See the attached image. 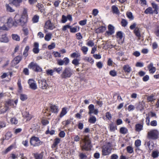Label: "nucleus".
I'll return each mask as SVG.
<instances>
[{
    "label": "nucleus",
    "mask_w": 159,
    "mask_h": 159,
    "mask_svg": "<svg viewBox=\"0 0 159 159\" xmlns=\"http://www.w3.org/2000/svg\"><path fill=\"white\" fill-rule=\"evenodd\" d=\"M120 132L121 134H125L127 133L128 130L125 127H122L120 129Z\"/></svg>",
    "instance_id": "nucleus-33"
},
{
    "label": "nucleus",
    "mask_w": 159,
    "mask_h": 159,
    "mask_svg": "<svg viewBox=\"0 0 159 159\" xmlns=\"http://www.w3.org/2000/svg\"><path fill=\"white\" fill-rule=\"evenodd\" d=\"M39 44L37 42H35L34 44V48L33 49V52L35 53H38L39 51Z\"/></svg>",
    "instance_id": "nucleus-15"
},
{
    "label": "nucleus",
    "mask_w": 159,
    "mask_h": 159,
    "mask_svg": "<svg viewBox=\"0 0 159 159\" xmlns=\"http://www.w3.org/2000/svg\"><path fill=\"white\" fill-rule=\"evenodd\" d=\"M28 67L35 72H41L42 70V68L37 63L34 62H31L30 63Z\"/></svg>",
    "instance_id": "nucleus-6"
},
{
    "label": "nucleus",
    "mask_w": 159,
    "mask_h": 159,
    "mask_svg": "<svg viewBox=\"0 0 159 159\" xmlns=\"http://www.w3.org/2000/svg\"><path fill=\"white\" fill-rule=\"evenodd\" d=\"M12 4L10 3L6 5V7L7 10L10 12H13L15 11L14 9H13L11 7Z\"/></svg>",
    "instance_id": "nucleus-24"
},
{
    "label": "nucleus",
    "mask_w": 159,
    "mask_h": 159,
    "mask_svg": "<svg viewBox=\"0 0 159 159\" xmlns=\"http://www.w3.org/2000/svg\"><path fill=\"white\" fill-rule=\"evenodd\" d=\"M79 157L81 159H85L87 157L86 155L82 153L80 154Z\"/></svg>",
    "instance_id": "nucleus-49"
},
{
    "label": "nucleus",
    "mask_w": 159,
    "mask_h": 159,
    "mask_svg": "<svg viewBox=\"0 0 159 159\" xmlns=\"http://www.w3.org/2000/svg\"><path fill=\"white\" fill-rule=\"evenodd\" d=\"M43 155L42 153L40 154L36 153L34 154V156L36 159H42Z\"/></svg>",
    "instance_id": "nucleus-29"
},
{
    "label": "nucleus",
    "mask_w": 159,
    "mask_h": 159,
    "mask_svg": "<svg viewBox=\"0 0 159 159\" xmlns=\"http://www.w3.org/2000/svg\"><path fill=\"white\" fill-rule=\"evenodd\" d=\"M87 22V20H81L79 22V24L81 25H84L86 24Z\"/></svg>",
    "instance_id": "nucleus-63"
},
{
    "label": "nucleus",
    "mask_w": 159,
    "mask_h": 159,
    "mask_svg": "<svg viewBox=\"0 0 159 159\" xmlns=\"http://www.w3.org/2000/svg\"><path fill=\"white\" fill-rule=\"evenodd\" d=\"M146 14H152L154 13L151 7H149L147 8L144 11Z\"/></svg>",
    "instance_id": "nucleus-32"
},
{
    "label": "nucleus",
    "mask_w": 159,
    "mask_h": 159,
    "mask_svg": "<svg viewBox=\"0 0 159 159\" xmlns=\"http://www.w3.org/2000/svg\"><path fill=\"white\" fill-rule=\"evenodd\" d=\"M110 74L112 76H115L116 75L117 73L115 70H112L110 72Z\"/></svg>",
    "instance_id": "nucleus-59"
},
{
    "label": "nucleus",
    "mask_w": 159,
    "mask_h": 159,
    "mask_svg": "<svg viewBox=\"0 0 159 159\" xmlns=\"http://www.w3.org/2000/svg\"><path fill=\"white\" fill-rule=\"evenodd\" d=\"M111 149L108 146H105L102 148V155L106 156L109 155L111 152Z\"/></svg>",
    "instance_id": "nucleus-12"
},
{
    "label": "nucleus",
    "mask_w": 159,
    "mask_h": 159,
    "mask_svg": "<svg viewBox=\"0 0 159 159\" xmlns=\"http://www.w3.org/2000/svg\"><path fill=\"white\" fill-rule=\"evenodd\" d=\"M51 111L53 112L57 113L58 111L57 107V106L51 105L50 106Z\"/></svg>",
    "instance_id": "nucleus-23"
},
{
    "label": "nucleus",
    "mask_w": 159,
    "mask_h": 159,
    "mask_svg": "<svg viewBox=\"0 0 159 159\" xmlns=\"http://www.w3.org/2000/svg\"><path fill=\"white\" fill-rule=\"evenodd\" d=\"M126 150L127 152L129 153H132L134 152L133 148L130 146H128L126 147Z\"/></svg>",
    "instance_id": "nucleus-40"
},
{
    "label": "nucleus",
    "mask_w": 159,
    "mask_h": 159,
    "mask_svg": "<svg viewBox=\"0 0 159 159\" xmlns=\"http://www.w3.org/2000/svg\"><path fill=\"white\" fill-rule=\"evenodd\" d=\"M12 134L11 132H8L6 134L5 139L8 140L12 137Z\"/></svg>",
    "instance_id": "nucleus-39"
},
{
    "label": "nucleus",
    "mask_w": 159,
    "mask_h": 159,
    "mask_svg": "<svg viewBox=\"0 0 159 159\" xmlns=\"http://www.w3.org/2000/svg\"><path fill=\"white\" fill-rule=\"evenodd\" d=\"M39 83L40 87L43 89H46L48 88V85L47 83L46 80H39Z\"/></svg>",
    "instance_id": "nucleus-11"
},
{
    "label": "nucleus",
    "mask_w": 159,
    "mask_h": 159,
    "mask_svg": "<svg viewBox=\"0 0 159 159\" xmlns=\"http://www.w3.org/2000/svg\"><path fill=\"white\" fill-rule=\"evenodd\" d=\"M62 68L61 67L58 68H55L54 71H56L58 73L60 74L62 70Z\"/></svg>",
    "instance_id": "nucleus-46"
},
{
    "label": "nucleus",
    "mask_w": 159,
    "mask_h": 159,
    "mask_svg": "<svg viewBox=\"0 0 159 159\" xmlns=\"http://www.w3.org/2000/svg\"><path fill=\"white\" fill-rule=\"evenodd\" d=\"M64 63L65 65H67L69 62V60L67 57H65L63 59Z\"/></svg>",
    "instance_id": "nucleus-55"
},
{
    "label": "nucleus",
    "mask_w": 159,
    "mask_h": 159,
    "mask_svg": "<svg viewBox=\"0 0 159 159\" xmlns=\"http://www.w3.org/2000/svg\"><path fill=\"white\" fill-rule=\"evenodd\" d=\"M39 17L36 15H35L32 18V20L34 23H37L39 21Z\"/></svg>",
    "instance_id": "nucleus-42"
},
{
    "label": "nucleus",
    "mask_w": 159,
    "mask_h": 159,
    "mask_svg": "<svg viewBox=\"0 0 159 159\" xmlns=\"http://www.w3.org/2000/svg\"><path fill=\"white\" fill-rule=\"evenodd\" d=\"M98 12V11L97 9H94L92 11V14L95 16L97 15Z\"/></svg>",
    "instance_id": "nucleus-53"
},
{
    "label": "nucleus",
    "mask_w": 159,
    "mask_h": 159,
    "mask_svg": "<svg viewBox=\"0 0 159 159\" xmlns=\"http://www.w3.org/2000/svg\"><path fill=\"white\" fill-rule=\"evenodd\" d=\"M106 29V28L105 26H101L96 29V32L97 33H102L105 31Z\"/></svg>",
    "instance_id": "nucleus-26"
},
{
    "label": "nucleus",
    "mask_w": 159,
    "mask_h": 159,
    "mask_svg": "<svg viewBox=\"0 0 159 159\" xmlns=\"http://www.w3.org/2000/svg\"><path fill=\"white\" fill-rule=\"evenodd\" d=\"M67 108L66 107L63 108L59 116L60 117H62L65 115L67 113Z\"/></svg>",
    "instance_id": "nucleus-25"
},
{
    "label": "nucleus",
    "mask_w": 159,
    "mask_h": 159,
    "mask_svg": "<svg viewBox=\"0 0 159 159\" xmlns=\"http://www.w3.org/2000/svg\"><path fill=\"white\" fill-rule=\"evenodd\" d=\"M28 83L30 88L34 90L37 89V86L34 80L33 79H29Z\"/></svg>",
    "instance_id": "nucleus-14"
},
{
    "label": "nucleus",
    "mask_w": 159,
    "mask_h": 159,
    "mask_svg": "<svg viewBox=\"0 0 159 159\" xmlns=\"http://www.w3.org/2000/svg\"><path fill=\"white\" fill-rule=\"evenodd\" d=\"M152 8L154 9L153 11L154 13L156 14H157L158 13V11L159 9V7L155 3H152Z\"/></svg>",
    "instance_id": "nucleus-20"
},
{
    "label": "nucleus",
    "mask_w": 159,
    "mask_h": 159,
    "mask_svg": "<svg viewBox=\"0 0 159 159\" xmlns=\"http://www.w3.org/2000/svg\"><path fill=\"white\" fill-rule=\"evenodd\" d=\"M81 50L83 52L84 54H86L87 53V52L88 50V47L86 46H82L81 48Z\"/></svg>",
    "instance_id": "nucleus-38"
},
{
    "label": "nucleus",
    "mask_w": 159,
    "mask_h": 159,
    "mask_svg": "<svg viewBox=\"0 0 159 159\" xmlns=\"http://www.w3.org/2000/svg\"><path fill=\"white\" fill-rule=\"evenodd\" d=\"M96 121V117L90 115V117L89 119V122L91 124H94Z\"/></svg>",
    "instance_id": "nucleus-22"
},
{
    "label": "nucleus",
    "mask_w": 159,
    "mask_h": 159,
    "mask_svg": "<svg viewBox=\"0 0 159 159\" xmlns=\"http://www.w3.org/2000/svg\"><path fill=\"white\" fill-rule=\"evenodd\" d=\"M24 116L26 118L27 120H29L32 117L31 115H30L28 112H25Z\"/></svg>",
    "instance_id": "nucleus-34"
},
{
    "label": "nucleus",
    "mask_w": 159,
    "mask_h": 159,
    "mask_svg": "<svg viewBox=\"0 0 159 159\" xmlns=\"http://www.w3.org/2000/svg\"><path fill=\"white\" fill-rule=\"evenodd\" d=\"M148 68L150 73L153 74L155 72L156 69L155 67L153 66L152 63H150L148 66Z\"/></svg>",
    "instance_id": "nucleus-17"
},
{
    "label": "nucleus",
    "mask_w": 159,
    "mask_h": 159,
    "mask_svg": "<svg viewBox=\"0 0 159 159\" xmlns=\"http://www.w3.org/2000/svg\"><path fill=\"white\" fill-rule=\"evenodd\" d=\"M10 121L12 124L16 125L18 123V120L16 118L13 117L11 119Z\"/></svg>",
    "instance_id": "nucleus-45"
},
{
    "label": "nucleus",
    "mask_w": 159,
    "mask_h": 159,
    "mask_svg": "<svg viewBox=\"0 0 159 159\" xmlns=\"http://www.w3.org/2000/svg\"><path fill=\"white\" fill-rule=\"evenodd\" d=\"M22 58L21 57L17 56L13 60V62L14 63L17 64H18L21 60Z\"/></svg>",
    "instance_id": "nucleus-27"
},
{
    "label": "nucleus",
    "mask_w": 159,
    "mask_h": 159,
    "mask_svg": "<svg viewBox=\"0 0 159 159\" xmlns=\"http://www.w3.org/2000/svg\"><path fill=\"white\" fill-rule=\"evenodd\" d=\"M18 102V100L14 101L13 100H9L5 102L4 107L1 110V113H4L7 111L10 106L16 107Z\"/></svg>",
    "instance_id": "nucleus-3"
},
{
    "label": "nucleus",
    "mask_w": 159,
    "mask_h": 159,
    "mask_svg": "<svg viewBox=\"0 0 159 159\" xmlns=\"http://www.w3.org/2000/svg\"><path fill=\"white\" fill-rule=\"evenodd\" d=\"M106 33L108 35H111L114 33V27L111 25H109L108 26V30Z\"/></svg>",
    "instance_id": "nucleus-16"
},
{
    "label": "nucleus",
    "mask_w": 159,
    "mask_h": 159,
    "mask_svg": "<svg viewBox=\"0 0 159 159\" xmlns=\"http://www.w3.org/2000/svg\"><path fill=\"white\" fill-rule=\"evenodd\" d=\"M123 69L125 73H129L131 70V67L128 64L125 65L123 67Z\"/></svg>",
    "instance_id": "nucleus-18"
},
{
    "label": "nucleus",
    "mask_w": 159,
    "mask_h": 159,
    "mask_svg": "<svg viewBox=\"0 0 159 159\" xmlns=\"http://www.w3.org/2000/svg\"><path fill=\"white\" fill-rule=\"evenodd\" d=\"M89 110V114L91 115L92 113H94L97 115L98 113V111L97 109H95L94 106L93 104L89 105L88 107Z\"/></svg>",
    "instance_id": "nucleus-13"
},
{
    "label": "nucleus",
    "mask_w": 159,
    "mask_h": 159,
    "mask_svg": "<svg viewBox=\"0 0 159 159\" xmlns=\"http://www.w3.org/2000/svg\"><path fill=\"white\" fill-rule=\"evenodd\" d=\"M30 143L31 145L33 146L37 147L41 145L42 142L41 141L38 137L33 136L30 139Z\"/></svg>",
    "instance_id": "nucleus-7"
},
{
    "label": "nucleus",
    "mask_w": 159,
    "mask_h": 159,
    "mask_svg": "<svg viewBox=\"0 0 159 159\" xmlns=\"http://www.w3.org/2000/svg\"><path fill=\"white\" fill-rule=\"evenodd\" d=\"M12 39L16 41H19L20 40V37L16 34H12L11 35Z\"/></svg>",
    "instance_id": "nucleus-35"
},
{
    "label": "nucleus",
    "mask_w": 159,
    "mask_h": 159,
    "mask_svg": "<svg viewBox=\"0 0 159 159\" xmlns=\"http://www.w3.org/2000/svg\"><path fill=\"white\" fill-rule=\"evenodd\" d=\"M53 54H54L55 57H60L61 56L60 53L57 52H54Z\"/></svg>",
    "instance_id": "nucleus-62"
},
{
    "label": "nucleus",
    "mask_w": 159,
    "mask_h": 159,
    "mask_svg": "<svg viewBox=\"0 0 159 159\" xmlns=\"http://www.w3.org/2000/svg\"><path fill=\"white\" fill-rule=\"evenodd\" d=\"M84 60L87 61L91 63H93V61L91 57H86L84 58Z\"/></svg>",
    "instance_id": "nucleus-57"
},
{
    "label": "nucleus",
    "mask_w": 159,
    "mask_h": 159,
    "mask_svg": "<svg viewBox=\"0 0 159 159\" xmlns=\"http://www.w3.org/2000/svg\"><path fill=\"white\" fill-rule=\"evenodd\" d=\"M22 2V0H12L11 3L18 7L20 6V3Z\"/></svg>",
    "instance_id": "nucleus-19"
},
{
    "label": "nucleus",
    "mask_w": 159,
    "mask_h": 159,
    "mask_svg": "<svg viewBox=\"0 0 159 159\" xmlns=\"http://www.w3.org/2000/svg\"><path fill=\"white\" fill-rule=\"evenodd\" d=\"M67 20L66 17L64 15H63L62 16L61 21L62 23H66Z\"/></svg>",
    "instance_id": "nucleus-52"
},
{
    "label": "nucleus",
    "mask_w": 159,
    "mask_h": 159,
    "mask_svg": "<svg viewBox=\"0 0 159 159\" xmlns=\"http://www.w3.org/2000/svg\"><path fill=\"white\" fill-rule=\"evenodd\" d=\"M80 53H78L76 52L73 53L70 55L71 57L72 58H78L80 56Z\"/></svg>",
    "instance_id": "nucleus-43"
},
{
    "label": "nucleus",
    "mask_w": 159,
    "mask_h": 159,
    "mask_svg": "<svg viewBox=\"0 0 159 159\" xmlns=\"http://www.w3.org/2000/svg\"><path fill=\"white\" fill-rule=\"evenodd\" d=\"M14 20L13 21L12 18L11 17H7L6 22V24L9 27H11L13 25L17 26V25H20V24L17 23L15 21V17L14 18Z\"/></svg>",
    "instance_id": "nucleus-9"
},
{
    "label": "nucleus",
    "mask_w": 159,
    "mask_h": 159,
    "mask_svg": "<svg viewBox=\"0 0 159 159\" xmlns=\"http://www.w3.org/2000/svg\"><path fill=\"white\" fill-rule=\"evenodd\" d=\"M83 143L81 146L82 150L88 151L91 149V141L88 135L84 136V138L82 139Z\"/></svg>",
    "instance_id": "nucleus-2"
},
{
    "label": "nucleus",
    "mask_w": 159,
    "mask_h": 159,
    "mask_svg": "<svg viewBox=\"0 0 159 159\" xmlns=\"http://www.w3.org/2000/svg\"><path fill=\"white\" fill-rule=\"evenodd\" d=\"M55 47V44L54 43H52L51 45L48 46V48L49 49H52Z\"/></svg>",
    "instance_id": "nucleus-60"
},
{
    "label": "nucleus",
    "mask_w": 159,
    "mask_h": 159,
    "mask_svg": "<svg viewBox=\"0 0 159 159\" xmlns=\"http://www.w3.org/2000/svg\"><path fill=\"white\" fill-rule=\"evenodd\" d=\"M141 141L140 140H137L135 142V145L136 147H138L141 145Z\"/></svg>",
    "instance_id": "nucleus-56"
},
{
    "label": "nucleus",
    "mask_w": 159,
    "mask_h": 159,
    "mask_svg": "<svg viewBox=\"0 0 159 159\" xmlns=\"http://www.w3.org/2000/svg\"><path fill=\"white\" fill-rule=\"evenodd\" d=\"M27 10L24 8L21 16L18 14L15 16V20L16 23L20 24V25L23 26L27 22Z\"/></svg>",
    "instance_id": "nucleus-1"
},
{
    "label": "nucleus",
    "mask_w": 159,
    "mask_h": 159,
    "mask_svg": "<svg viewBox=\"0 0 159 159\" xmlns=\"http://www.w3.org/2000/svg\"><path fill=\"white\" fill-rule=\"evenodd\" d=\"M55 28V26L53 23H52L50 20H47L45 23L44 26V30L45 32H47V30H52Z\"/></svg>",
    "instance_id": "nucleus-8"
},
{
    "label": "nucleus",
    "mask_w": 159,
    "mask_h": 159,
    "mask_svg": "<svg viewBox=\"0 0 159 159\" xmlns=\"http://www.w3.org/2000/svg\"><path fill=\"white\" fill-rule=\"evenodd\" d=\"M96 66L98 67L99 69H100L103 66V65L102 63L101 62L99 61L97 63Z\"/></svg>",
    "instance_id": "nucleus-64"
},
{
    "label": "nucleus",
    "mask_w": 159,
    "mask_h": 159,
    "mask_svg": "<svg viewBox=\"0 0 159 159\" xmlns=\"http://www.w3.org/2000/svg\"><path fill=\"white\" fill-rule=\"evenodd\" d=\"M87 45L89 46L92 47L94 46V43L93 41L89 40L87 42Z\"/></svg>",
    "instance_id": "nucleus-51"
},
{
    "label": "nucleus",
    "mask_w": 159,
    "mask_h": 159,
    "mask_svg": "<svg viewBox=\"0 0 159 159\" xmlns=\"http://www.w3.org/2000/svg\"><path fill=\"white\" fill-rule=\"evenodd\" d=\"M70 26L69 25H66L63 26L62 28V30L63 31H65L67 29H70Z\"/></svg>",
    "instance_id": "nucleus-61"
},
{
    "label": "nucleus",
    "mask_w": 159,
    "mask_h": 159,
    "mask_svg": "<svg viewBox=\"0 0 159 159\" xmlns=\"http://www.w3.org/2000/svg\"><path fill=\"white\" fill-rule=\"evenodd\" d=\"M60 139L58 138H56L54 139V143L52 145V147L53 148H56L57 145L60 143Z\"/></svg>",
    "instance_id": "nucleus-21"
},
{
    "label": "nucleus",
    "mask_w": 159,
    "mask_h": 159,
    "mask_svg": "<svg viewBox=\"0 0 159 159\" xmlns=\"http://www.w3.org/2000/svg\"><path fill=\"white\" fill-rule=\"evenodd\" d=\"M106 118L109 120L111 119V115L109 112H107L106 113Z\"/></svg>",
    "instance_id": "nucleus-54"
},
{
    "label": "nucleus",
    "mask_w": 159,
    "mask_h": 159,
    "mask_svg": "<svg viewBox=\"0 0 159 159\" xmlns=\"http://www.w3.org/2000/svg\"><path fill=\"white\" fill-rule=\"evenodd\" d=\"M112 11L114 13L116 14H119V11L118 9V8L115 6H113L112 7Z\"/></svg>",
    "instance_id": "nucleus-36"
},
{
    "label": "nucleus",
    "mask_w": 159,
    "mask_h": 159,
    "mask_svg": "<svg viewBox=\"0 0 159 159\" xmlns=\"http://www.w3.org/2000/svg\"><path fill=\"white\" fill-rule=\"evenodd\" d=\"M80 61V60L78 59H74L72 61V63L75 66H77L79 64V61Z\"/></svg>",
    "instance_id": "nucleus-44"
},
{
    "label": "nucleus",
    "mask_w": 159,
    "mask_h": 159,
    "mask_svg": "<svg viewBox=\"0 0 159 159\" xmlns=\"http://www.w3.org/2000/svg\"><path fill=\"white\" fill-rule=\"evenodd\" d=\"M127 21L124 19H122L121 21V24L122 26L125 27L127 24Z\"/></svg>",
    "instance_id": "nucleus-47"
},
{
    "label": "nucleus",
    "mask_w": 159,
    "mask_h": 159,
    "mask_svg": "<svg viewBox=\"0 0 159 159\" xmlns=\"http://www.w3.org/2000/svg\"><path fill=\"white\" fill-rule=\"evenodd\" d=\"M20 98L21 100L24 101L27 99V96L24 94H21L20 96Z\"/></svg>",
    "instance_id": "nucleus-37"
},
{
    "label": "nucleus",
    "mask_w": 159,
    "mask_h": 159,
    "mask_svg": "<svg viewBox=\"0 0 159 159\" xmlns=\"http://www.w3.org/2000/svg\"><path fill=\"white\" fill-rule=\"evenodd\" d=\"M9 39L7 34L3 32H0V42L2 43H7L8 42Z\"/></svg>",
    "instance_id": "nucleus-10"
},
{
    "label": "nucleus",
    "mask_w": 159,
    "mask_h": 159,
    "mask_svg": "<svg viewBox=\"0 0 159 159\" xmlns=\"http://www.w3.org/2000/svg\"><path fill=\"white\" fill-rule=\"evenodd\" d=\"M143 125L140 124H137L135 125V130L137 131H140L142 129Z\"/></svg>",
    "instance_id": "nucleus-28"
},
{
    "label": "nucleus",
    "mask_w": 159,
    "mask_h": 159,
    "mask_svg": "<svg viewBox=\"0 0 159 159\" xmlns=\"http://www.w3.org/2000/svg\"><path fill=\"white\" fill-rule=\"evenodd\" d=\"M72 74V71L71 69L69 67H66L63 71L61 76L63 79H66L70 77Z\"/></svg>",
    "instance_id": "nucleus-5"
},
{
    "label": "nucleus",
    "mask_w": 159,
    "mask_h": 159,
    "mask_svg": "<svg viewBox=\"0 0 159 159\" xmlns=\"http://www.w3.org/2000/svg\"><path fill=\"white\" fill-rule=\"evenodd\" d=\"M152 156L154 158H156L158 156V153L157 152L155 151L152 152Z\"/></svg>",
    "instance_id": "nucleus-48"
},
{
    "label": "nucleus",
    "mask_w": 159,
    "mask_h": 159,
    "mask_svg": "<svg viewBox=\"0 0 159 159\" xmlns=\"http://www.w3.org/2000/svg\"><path fill=\"white\" fill-rule=\"evenodd\" d=\"M159 134V132L157 130L152 129L148 132L147 137L149 139H156L158 138Z\"/></svg>",
    "instance_id": "nucleus-4"
},
{
    "label": "nucleus",
    "mask_w": 159,
    "mask_h": 159,
    "mask_svg": "<svg viewBox=\"0 0 159 159\" xmlns=\"http://www.w3.org/2000/svg\"><path fill=\"white\" fill-rule=\"evenodd\" d=\"M150 124L152 126H156L157 125V121L156 120H152L151 121Z\"/></svg>",
    "instance_id": "nucleus-58"
},
{
    "label": "nucleus",
    "mask_w": 159,
    "mask_h": 159,
    "mask_svg": "<svg viewBox=\"0 0 159 159\" xmlns=\"http://www.w3.org/2000/svg\"><path fill=\"white\" fill-rule=\"evenodd\" d=\"M127 16L128 17L130 20H133L134 17L132 14L131 12H127Z\"/></svg>",
    "instance_id": "nucleus-50"
},
{
    "label": "nucleus",
    "mask_w": 159,
    "mask_h": 159,
    "mask_svg": "<svg viewBox=\"0 0 159 159\" xmlns=\"http://www.w3.org/2000/svg\"><path fill=\"white\" fill-rule=\"evenodd\" d=\"M7 17L6 16L0 17V23H2L6 24V22Z\"/></svg>",
    "instance_id": "nucleus-41"
},
{
    "label": "nucleus",
    "mask_w": 159,
    "mask_h": 159,
    "mask_svg": "<svg viewBox=\"0 0 159 159\" xmlns=\"http://www.w3.org/2000/svg\"><path fill=\"white\" fill-rule=\"evenodd\" d=\"M134 32L137 36L138 37H140V31L139 28L138 27L136 28L134 30Z\"/></svg>",
    "instance_id": "nucleus-31"
},
{
    "label": "nucleus",
    "mask_w": 159,
    "mask_h": 159,
    "mask_svg": "<svg viewBox=\"0 0 159 159\" xmlns=\"http://www.w3.org/2000/svg\"><path fill=\"white\" fill-rule=\"evenodd\" d=\"M52 34L50 33L46 34L44 39L47 41H49L51 39Z\"/></svg>",
    "instance_id": "nucleus-30"
}]
</instances>
